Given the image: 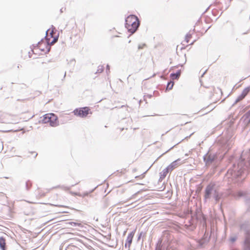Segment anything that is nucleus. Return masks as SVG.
Masks as SVG:
<instances>
[{
    "instance_id": "1",
    "label": "nucleus",
    "mask_w": 250,
    "mask_h": 250,
    "mask_svg": "<svg viewBox=\"0 0 250 250\" xmlns=\"http://www.w3.org/2000/svg\"><path fill=\"white\" fill-rule=\"evenodd\" d=\"M50 46L44 41H41L37 45H34L32 48L33 53L38 56L45 54L48 52Z\"/></svg>"
},
{
    "instance_id": "2",
    "label": "nucleus",
    "mask_w": 250,
    "mask_h": 250,
    "mask_svg": "<svg viewBox=\"0 0 250 250\" xmlns=\"http://www.w3.org/2000/svg\"><path fill=\"white\" fill-rule=\"evenodd\" d=\"M139 25V21L138 18L134 15H130L127 17L125 20V27L131 33H134Z\"/></svg>"
},
{
    "instance_id": "3",
    "label": "nucleus",
    "mask_w": 250,
    "mask_h": 250,
    "mask_svg": "<svg viewBox=\"0 0 250 250\" xmlns=\"http://www.w3.org/2000/svg\"><path fill=\"white\" fill-rule=\"evenodd\" d=\"M42 122L44 124H48L52 126H56L59 125L57 116L53 113H48L43 117Z\"/></svg>"
},
{
    "instance_id": "4",
    "label": "nucleus",
    "mask_w": 250,
    "mask_h": 250,
    "mask_svg": "<svg viewBox=\"0 0 250 250\" xmlns=\"http://www.w3.org/2000/svg\"><path fill=\"white\" fill-rule=\"evenodd\" d=\"M75 115L81 118L86 117L88 114H92L91 109L88 107H81L75 109L73 111Z\"/></svg>"
},
{
    "instance_id": "5",
    "label": "nucleus",
    "mask_w": 250,
    "mask_h": 250,
    "mask_svg": "<svg viewBox=\"0 0 250 250\" xmlns=\"http://www.w3.org/2000/svg\"><path fill=\"white\" fill-rule=\"evenodd\" d=\"M58 39V35L56 33L54 32L53 30H48L46 32V36L45 37V40L48 44L50 45L53 44L55 43Z\"/></svg>"
},
{
    "instance_id": "6",
    "label": "nucleus",
    "mask_w": 250,
    "mask_h": 250,
    "mask_svg": "<svg viewBox=\"0 0 250 250\" xmlns=\"http://www.w3.org/2000/svg\"><path fill=\"white\" fill-rule=\"evenodd\" d=\"M191 38L192 35L190 33H188L186 35L185 40L182 42V44L184 46V47H182L181 48V49H185V47L188 46V45L192 44L194 42H190V40Z\"/></svg>"
},
{
    "instance_id": "7",
    "label": "nucleus",
    "mask_w": 250,
    "mask_h": 250,
    "mask_svg": "<svg viewBox=\"0 0 250 250\" xmlns=\"http://www.w3.org/2000/svg\"><path fill=\"white\" fill-rule=\"evenodd\" d=\"M250 91V86L245 88L242 93L237 98L235 102L238 103L242 100Z\"/></svg>"
},
{
    "instance_id": "8",
    "label": "nucleus",
    "mask_w": 250,
    "mask_h": 250,
    "mask_svg": "<svg viewBox=\"0 0 250 250\" xmlns=\"http://www.w3.org/2000/svg\"><path fill=\"white\" fill-rule=\"evenodd\" d=\"M0 248L1 250H6V239L3 237H0Z\"/></svg>"
},
{
    "instance_id": "9",
    "label": "nucleus",
    "mask_w": 250,
    "mask_h": 250,
    "mask_svg": "<svg viewBox=\"0 0 250 250\" xmlns=\"http://www.w3.org/2000/svg\"><path fill=\"white\" fill-rule=\"evenodd\" d=\"M169 171H170V169L168 168V167H167L165 169H164L160 173V179H164Z\"/></svg>"
},
{
    "instance_id": "10",
    "label": "nucleus",
    "mask_w": 250,
    "mask_h": 250,
    "mask_svg": "<svg viewBox=\"0 0 250 250\" xmlns=\"http://www.w3.org/2000/svg\"><path fill=\"white\" fill-rule=\"evenodd\" d=\"M213 186H208L207 187L206 189V194H205V198H208L209 197L210 195L211 194V191L213 189Z\"/></svg>"
},
{
    "instance_id": "11",
    "label": "nucleus",
    "mask_w": 250,
    "mask_h": 250,
    "mask_svg": "<svg viewBox=\"0 0 250 250\" xmlns=\"http://www.w3.org/2000/svg\"><path fill=\"white\" fill-rule=\"evenodd\" d=\"M76 29L79 30V32L78 33L79 35H83L85 32V27L83 25H81L79 26H77Z\"/></svg>"
},
{
    "instance_id": "12",
    "label": "nucleus",
    "mask_w": 250,
    "mask_h": 250,
    "mask_svg": "<svg viewBox=\"0 0 250 250\" xmlns=\"http://www.w3.org/2000/svg\"><path fill=\"white\" fill-rule=\"evenodd\" d=\"M181 75V71L179 70L176 73H172L170 74V78L172 80L178 79Z\"/></svg>"
},
{
    "instance_id": "13",
    "label": "nucleus",
    "mask_w": 250,
    "mask_h": 250,
    "mask_svg": "<svg viewBox=\"0 0 250 250\" xmlns=\"http://www.w3.org/2000/svg\"><path fill=\"white\" fill-rule=\"evenodd\" d=\"M11 117H12V118L9 122V123L13 124H18L19 123V120L16 116L11 115Z\"/></svg>"
},
{
    "instance_id": "14",
    "label": "nucleus",
    "mask_w": 250,
    "mask_h": 250,
    "mask_svg": "<svg viewBox=\"0 0 250 250\" xmlns=\"http://www.w3.org/2000/svg\"><path fill=\"white\" fill-rule=\"evenodd\" d=\"M178 167V165L177 164V161H175L171 163L167 167L170 169V171H171Z\"/></svg>"
},
{
    "instance_id": "15",
    "label": "nucleus",
    "mask_w": 250,
    "mask_h": 250,
    "mask_svg": "<svg viewBox=\"0 0 250 250\" xmlns=\"http://www.w3.org/2000/svg\"><path fill=\"white\" fill-rule=\"evenodd\" d=\"M134 236V233L133 232L130 233L127 237V241L129 245H130L132 241V239Z\"/></svg>"
},
{
    "instance_id": "16",
    "label": "nucleus",
    "mask_w": 250,
    "mask_h": 250,
    "mask_svg": "<svg viewBox=\"0 0 250 250\" xmlns=\"http://www.w3.org/2000/svg\"><path fill=\"white\" fill-rule=\"evenodd\" d=\"M174 85V82H170L168 83L167 87V90H171L172 89Z\"/></svg>"
},
{
    "instance_id": "17",
    "label": "nucleus",
    "mask_w": 250,
    "mask_h": 250,
    "mask_svg": "<svg viewBox=\"0 0 250 250\" xmlns=\"http://www.w3.org/2000/svg\"><path fill=\"white\" fill-rule=\"evenodd\" d=\"M236 237H231L230 238V241L231 242H234L235 241V240H236Z\"/></svg>"
},
{
    "instance_id": "18",
    "label": "nucleus",
    "mask_w": 250,
    "mask_h": 250,
    "mask_svg": "<svg viewBox=\"0 0 250 250\" xmlns=\"http://www.w3.org/2000/svg\"><path fill=\"white\" fill-rule=\"evenodd\" d=\"M2 112L0 111V123H2Z\"/></svg>"
},
{
    "instance_id": "19",
    "label": "nucleus",
    "mask_w": 250,
    "mask_h": 250,
    "mask_svg": "<svg viewBox=\"0 0 250 250\" xmlns=\"http://www.w3.org/2000/svg\"><path fill=\"white\" fill-rule=\"evenodd\" d=\"M88 193H84V196H87V195H88Z\"/></svg>"
}]
</instances>
